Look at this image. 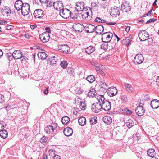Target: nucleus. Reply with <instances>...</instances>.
I'll use <instances>...</instances> for the list:
<instances>
[{
    "mask_svg": "<svg viewBox=\"0 0 159 159\" xmlns=\"http://www.w3.org/2000/svg\"><path fill=\"white\" fill-rule=\"evenodd\" d=\"M8 133L5 130H2L0 131V136L1 138L5 139L7 136Z\"/></svg>",
    "mask_w": 159,
    "mask_h": 159,
    "instance_id": "e433bc0d",
    "label": "nucleus"
},
{
    "mask_svg": "<svg viewBox=\"0 0 159 159\" xmlns=\"http://www.w3.org/2000/svg\"><path fill=\"white\" fill-rule=\"evenodd\" d=\"M53 7L55 9L57 10L60 11L63 8V6L62 2L61 1H57L53 3Z\"/></svg>",
    "mask_w": 159,
    "mask_h": 159,
    "instance_id": "dca6fc26",
    "label": "nucleus"
},
{
    "mask_svg": "<svg viewBox=\"0 0 159 159\" xmlns=\"http://www.w3.org/2000/svg\"><path fill=\"white\" fill-rule=\"evenodd\" d=\"M23 5L24 3L21 1L17 0L15 2L14 7L16 10L19 11L21 9L22 7H23Z\"/></svg>",
    "mask_w": 159,
    "mask_h": 159,
    "instance_id": "a211bd4d",
    "label": "nucleus"
},
{
    "mask_svg": "<svg viewBox=\"0 0 159 159\" xmlns=\"http://www.w3.org/2000/svg\"><path fill=\"white\" fill-rule=\"evenodd\" d=\"M92 64V65H94L96 67V69H102L104 68L103 66L101 65L98 63L93 62V63Z\"/></svg>",
    "mask_w": 159,
    "mask_h": 159,
    "instance_id": "79ce46f5",
    "label": "nucleus"
},
{
    "mask_svg": "<svg viewBox=\"0 0 159 159\" xmlns=\"http://www.w3.org/2000/svg\"><path fill=\"white\" fill-rule=\"evenodd\" d=\"M0 25H6L7 23V22L4 20H0Z\"/></svg>",
    "mask_w": 159,
    "mask_h": 159,
    "instance_id": "bf43d9fd",
    "label": "nucleus"
},
{
    "mask_svg": "<svg viewBox=\"0 0 159 159\" xmlns=\"http://www.w3.org/2000/svg\"><path fill=\"white\" fill-rule=\"evenodd\" d=\"M52 159H61V157L58 155H55L53 157Z\"/></svg>",
    "mask_w": 159,
    "mask_h": 159,
    "instance_id": "13d9d810",
    "label": "nucleus"
},
{
    "mask_svg": "<svg viewBox=\"0 0 159 159\" xmlns=\"http://www.w3.org/2000/svg\"><path fill=\"white\" fill-rule=\"evenodd\" d=\"M13 58L15 59H18L22 58V61H26L28 59L22 55V52L20 50H15L12 54Z\"/></svg>",
    "mask_w": 159,
    "mask_h": 159,
    "instance_id": "f257e3e1",
    "label": "nucleus"
},
{
    "mask_svg": "<svg viewBox=\"0 0 159 159\" xmlns=\"http://www.w3.org/2000/svg\"><path fill=\"white\" fill-rule=\"evenodd\" d=\"M100 85L101 87L105 89H107V85L105 82H103V81L100 82Z\"/></svg>",
    "mask_w": 159,
    "mask_h": 159,
    "instance_id": "8fccbe9b",
    "label": "nucleus"
},
{
    "mask_svg": "<svg viewBox=\"0 0 159 159\" xmlns=\"http://www.w3.org/2000/svg\"><path fill=\"white\" fill-rule=\"evenodd\" d=\"M47 138L44 136H43L40 139V141L41 143H46L47 140Z\"/></svg>",
    "mask_w": 159,
    "mask_h": 159,
    "instance_id": "3c124183",
    "label": "nucleus"
},
{
    "mask_svg": "<svg viewBox=\"0 0 159 159\" xmlns=\"http://www.w3.org/2000/svg\"><path fill=\"white\" fill-rule=\"evenodd\" d=\"M54 129L52 126L49 125L45 127L44 129V131L48 134H53L54 133Z\"/></svg>",
    "mask_w": 159,
    "mask_h": 159,
    "instance_id": "5701e85b",
    "label": "nucleus"
},
{
    "mask_svg": "<svg viewBox=\"0 0 159 159\" xmlns=\"http://www.w3.org/2000/svg\"><path fill=\"white\" fill-rule=\"evenodd\" d=\"M50 38V35L48 33L46 32H44L39 35V39L43 43H45L48 42Z\"/></svg>",
    "mask_w": 159,
    "mask_h": 159,
    "instance_id": "1a4fd4ad",
    "label": "nucleus"
},
{
    "mask_svg": "<svg viewBox=\"0 0 159 159\" xmlns=\"http://www.w3.org/2000/svg\"><path fill=\"white\" fill-rule=\"evenodd\" d=\"M89 121L91 124H96L97 122V117H93Z\"/></svg>",
    "mask_w": 159,
    "mask_h": 159,
    "instance_id": "a18cd8bd",
    "label": "nucleus"
},
{
    "mask_svg": "<svg viewBox=\"0 0 159 159\" xmlns=\"http://www.w3.org/2000/svg\"><path fill=\"white\" fill-rule=\"evenodd\" d=\"M156 82L157 85L159 86V76L157 79Z\"/></svg>",
    "mask_w": 159,
    "mask_h": 159,
    "instance_id": "774afa93",
    "label": "nucleus"
},
{
    "mask_svg": "<svg viewBox=\"0 0 159 159\" xmlns=\"http://www.w3.org/2000/svg\"><path fill=\"white\" fill-rule=\"evenodd\" d=\"M95 97L100 103H102L105 101L104 97L102 95H97Z\"/></svg>",
    "mask_w": 159,
    "mask_h": 159,
    "instance_id": "c9c22d12",
    "label": "nucleus"
},
{
    "mask_svg": "<svg viewBox=\"0 0 159 159\" xmlns=\"http://www.w3.org/2000/svg\"><path fill=\"white\" fill-rule=\"evenodd\" d=\"M94 21L95 22H98V23H106V21L103 20L100 17H96L94 20Z\"/></svg>",
    "mask_w": 159,
    "mask_h": 159,
    "instance_id": "c03bdc74",
    "label": "nucleus"
},
{
    "mask_svg": "<svg viewBox=\"0 0 159 159\" xmlns=\"http://www.w3.org/2000/svg\"><path fill=\"white\" fill-rule=\"evenodd\" d=\"M57 60V58L55 57H51L49 58L48 60V63L50 65H53L56 63Z\"/></svg>",
    "mask_w": 159,
    "mask_h": 159,
    "instance_id": "b1692460",
    "label": "nucleus"
},
{
    "mask_svg": "<svg viewBox=\"0 0 159 159\" xmlns=\"http://www.w3.org/2000/svg\"><path fill=\"white\" fill-rule=\"evenodd\" d=\"M131 39L129 37H127L122 41V43L126 45L127 46L131 44Z\"/></svg>",
    "mask_w": 159,
    "mask_h": 159,
    "instance_id": "7c9ffc66",
    "label": "nucleus"
},
{
    "mask_svg": "<svg viewBox=\"0 0 159 159\" xmlns=\"http://www.w3.org/2000/svg\"><path fill=\"white\" fill-rule=\"evenodd\" d=\"M87 27L88 28L89 30H88V32L90 33L95 32V27L91 24H89L88 25Z\"/></svg>",
    "mask_w": 159,
    "mask_h": 159,
    "instance_id": "ea45409f",
    "label": "nucleus"
},
{
    "mask_svg": "<svg viewBox=\"0 0 159 159\" xmlns=\"http://www.w3.org/2000/svg\"><path fill=\"white\" fill-rule=\"evenodd\" d=\"M102 109L101 104L98 102L93 104L91 107L92 111L95 113H98Z\"/></svg>",
    "mask_w": 159,
    "mask_h": 159,
    "instance_id": "0eeeda50",
    "label": "nucleus"
},
{
    "mask_svg": "<svg viewBox=\"0 0 159 159\" xmlns=\"http://www.w3.org/2000/svg\"><path fill=\"white\" fill-rule=\"evenodd\" d=\"M97 93L95 92V90L94 89H91L88 93V96L89 97H95Z\"/></svg>",
    "mask_w": 159,
    "mask_h": 159,
    "instance_id": "4c0bfd02",
    "label": "nucleus"
},
{
    "mask_svg": "<svg viewBox=\"0 0 159 159\" xmlns=\"http://www.w3.org/2000/svg\"><path fill=\"white\" fill-rule=\"evenodd\" d=\"M77 10L74 11V13L70 14V17L75 20H77L80 17V13Z\"/></svg>",
    "mask_w": 159,
    "mask_h": 159,
    "instance_id": "c756f323",
    "label": "nucleus"
},
{
    "mask_svg": "<svg viewBox=\"0 0 159 159\" xmlns=\"http://www.w3.org/2000/svg\"><path fill=\"white\" fill-rule=\"evenodd\" d=\"M107 92L108 95L111 97L114 96L117 93V89L114 87L108 88Z\"/></svg>",
    "mask_w": 159,
    "mask_h": 159,
    "instance_id": "ddd939ff",
    "label": "nucleus"
},
{
    "mask_svg": "<svg viewBox=\"0 0 159 159\" xmlns=\"http://www.w3.org/2000/svg\"><path fill=\"white\" fill-rule=\"evenodd\" d=\"M45 30H46V31L48 32L47 33L49 34V33H50L51 30L50 28L48 27H46L45 28Z\"/></svg>",
    "mask_w": 159,
    "mask_h": 159,
    "instance_id": "680f3d73",
    "label": "nucleus"
},
{
    "mask_svg": "<svg viewBox=\"0 0 159 159\" xmlns=\"http://www.w3.org/2000/svg\"><path fill=\"white\" fill-rule=\"evenodd\" d=\"M84 2H78L76 3L75 7V9L78 11H86L87 10V8H89V7H84Z\"/></svg>",
    "mask_w": 159,
    "mask_h": 159,
    "instance_id": "7ed1b4c3",
    "label": "nucleus"
},
{
    "mask_svg": "<svg viewBox=\"0 0 159 159\" xmlns=\"http://www.w3.org/2000/svg\"><path fill=\"white\" fill-rule=\"evenodd\" d=\"M11 11L8 8L5 7L2 8L1 12L4 16H8L10 14Z\"/></svg>",
    "mask_w": 159,
    "mask_h": 159,
    "instance_id": "393cba45",
    "label": "nucleus"
},
{
    "mask_svg": "<svg viewBox=\"0 0 159 159\" xmlns=\"http://www.w3.org/2000/svg\"><path fill=\"white\" fill-rule=\"evenodd\" d=\"M120 12V8L117 7H114L111 8L110 14L113 17H115L119 15Z\"/></svg>",
    "mask_w": 159,
    "mask_h": 159,
    "instance_id": "4468645a",
    "label": "nucleus"
},
{
    "mask_svg": "<svg viewBox=\"0 0 159 159\" xmlns=\"http://www.w3.org/2000/svg\"><path fill=\"white\" fill-rule=\"evenodd\" d=\"M7 57L9 61H11L12 60L13 58L12 54H10V55H8Z\"/></svg>",
    "mask_w": 159,
    "mask_h": 159,
    "instance_id": "4d7b16f0",
    "label": "nucleus"
},
{
    "mask_svg": "<svg viewBox=\"0 0 159 159\" xmlns=\"http://www.w3.org/2000/svg\"><path fill=\"white\" fill-rule=\"evenodd\" d=\"M135 111L138 115L141 116L144 114L145 110L142 106H139L137 107L135 110Z\"/></svg>",
    "mask_w": 159,
    "mask_h": 159,
    "instance_id": "f3484780",
    "label": "nucleus"
},
{
    "mask_svg": "<svg viewBox=\"0 0 159 159\" xmlns=\"http://www.w3.org/2000/svg\"><path fill=\"white\" fill-rule=\"evenodd\" d=\"M71 11L66 8H63L60 11L59 14L64 19H67L70 16Z\"/></svg>",
    "mask_w": 159,
    "mask_h": 159,
    "instance_id": "20e7f679",
    "label": "nucleus"
},
{
    "mask_svg": "<svg viewBox=\"0 0 159 159\" xmlns=\"http://www.w3.org/2000/svg\"><path fill=\"white\" fill-rule=\"evenodd\" d=\"M131 9L129 3L127 1L122 2L121 6L122 11L125 12H128L130 11Z\"/></svg>",
    "mask_w": 159,
    "mask_h": 159,
    "instance_id": "39448f33",
    "label": "nucleus"
},
{
    "mask_svg": "<svg viewBox=\"0 0 159 159\" xmlns=\"http://www.w3.org/2000/svg\"><path fill=\"white\" fill-rule=\"evenodd\" d=\"M21 10L22 14L23 15L25 16L28 15L30 11L29 5L27 3H24V5L23 7H22Z\"/></svg>",
    "mask_w": 159,
    "mask_h": 159,
    "instance_id": "423d86ee",
    "label": "nucleus"
},
{
    "mask_svg": "<svg viewBox=\"0 0 159 159\" xmlns=\"http://www.w3.org/2000/svg\"><path fill=\"white\" fill-rule=\"evenodd\" d=\"M59 51L65 54L69 53L70 51V48L66 44L61 45L58 47Z\"/></svg>",
    "mask_w": 159,
    "mask_h": 159,
    "instance_id": "6e6552de",
    "label": "nucleus"
},
{
    "mask_svg": "<svg viewBox=\"0 0 159 159\" xmlns=\"http://www.w3.org/2000/svg\"><path fill=\"white\" fill-rule=\"evenodd\" d=\"M108 42L104 41L102 44L101 45V48L104 50H106L108 48L109 45Z\"/></svg>",
    "mask_w": 159,
    "mask_h": 159,
    "instance_id": "37998d69",
    "label": "nucleus"
},
{
    "mask_svg": "<svg viewBox=\"0 0 159 159\" xmlns=\"http://www.w3.org/2000/svg\"><path fill=\"white\" fill-rule=\"evenodd\" d=\"M86 118L84 117H80L78 120L79 124L81 126H84L86 124Z\"/></svg>",
    "mask_w": 159,
    "mask_h": 159,
    "instance_id": "473e14b6",
    "label": "nucleus"
},
{
    "mask_svg": "<svg viewBox=\"0 0 159 159\" xmlns=\"http://www.w3.org/2000/svg\"><path fill=\"white\" fill-rule=\"evenodd\" d=\"M95 50V47L93 46H90L85 48L86 52L88 54L93 53Z\"/></svg>",
    "mask_w": 159,
    "mask_h": 159,
    "instance_id": "bb28decb",
    "label": "nucleus"
},
{
    "mask_svg": "<svg viewBox=\"0 0 159 159\" xmlns=\"http://www.w3.org/2000/svg\"><path fill=\"white\" fill-rule=\"evenodd\" d=\"M102 108L105 111H109L111 107V103L109 101L105 100L101 104Z\"/></svg>",
    "mask_w": 159,
    "mask_h": 159,
    "instance_id": "f8f14e48",
    "label": "nucleus"
},
{
    "mask_svg": "<svg viewBox=\"0 0 159 159\" xmlns=\"http://www.w3.org/2000/svg\"><path fill=\"white\" fill-rule=\"evenodd\" d=\"M46 3L47 4V7H50L51 6H53V3L52 2H48V0L47 1V2H46Z\"/></svg>",
    "mask_w": 159,
    "mask_h": 159,
    "instance_id": "6e6d98bb",
    "label": "nucleus"
},
{
    "mask_svg": "<svg viewBox=\"0 0 159 159\" xmlns=\"http://www.w3.org/2000/svg\"><path fill=\"white\" fill-rule=\"evenodd\" d=\"M126 112L127 114H131L132 113V111L130 110L127 109Z\"/></svg>",
    "mask_w": 159,
    "mask_h": 159,
    "instance_id": "e2e57ef3",
    "label": "nucleus"
},
{
    "mask_svg": "<svg viewBox=\"0 0 159 159\" xmlns=\"http://www.w3.org/2000/svg\"><path fill=\"white\" fill-rule=\"evenodd\" d=\"M125 86L127 91L129 93H131L133 92V89L131 85L125 83Z\"/></svg>",
    "mask_w": 159,
    "mask_h": 159,
    "instance_id": "f704fd0d",
    "label": "nucleus"
},
{
    "mask_svg": "<svg viewBox=\"0 0 159 159\" xmlns=\"http://www.w3.org/2000/svg\"><path fill=\"white\" fill-rule=\"evenodd\" d=\"M37 55L39 58L43 60L45 59L47 57V55L43 52H39Z\"/></svg>",
    "mask_w": 159,
    "mask_h": 159,
    "instance_id": "2f4dec72",
    "label": "nucleus"
},
{
    "mask_svg": "<svg viewBox=\"0 0 159 159\" xmlns=\"http://www.w3.org/2000/svg\"><path fill=\"white\" fill-rule=\"evenodd\" d=\"M82 18L86 20H90L92 18V16L89 15V13L88 12H84L82 15Z\"/></svg>",
    "mask_w": 159,
    "mask_h": 159,
    "instance_id": "cd10ccee",
    "label": "nucleus"
},
{
    "mask_svg": "<svg viewBox=\"0 0 159 159\" xmlns=\"http://www.w3.org/2000/svg\"><path fill=\"white\" fill-rule=\"evenodd\" d=\"M152 12V10H150L149 11L148 13H146L145 14V16H148L149 15H150Z\"/></svg>",
    "mask_w": 159,
    "mask_h": 159,
    "instance_id": "338daca9",
    "label": "nucleus"
},
{
    "mask_svg": "<svg viewBox=\"0 0 159 159\" xmlns=\"http://www.w3.org/2000/svg\"><path fill=\"white\" fill-rule=\"evenodd\" d=\"M138 36L140 40L141 41L148 40L149 37V34L145 30L140 31L139 33Z\"/></svg>",
    "mask_w": 159,
    "mask_h": 159,
    "instance_id": "f03ea898",
    "label": "nucleus"
},
{
    "mask_svg": "<svg viewBox=\"0 0 159 159\" xmlns=\"http://www.w3.org/2000/svg\"><path fill=\"white\" fill-rule=\"evenodd\" d=\"M86 80L89 83H92L95 80V78L93 75H90L87 76Z\"/></svg>",
    "mask_w": 159,
    "mask_h": 159,
    "instance_id": "a19ab883",
    "label": "nucleus"
},
{
    "mask_svg": "<svg viewBox=\"0 0 159 159\" xmlns=\"http://www.w3.org/2000/svg\"><path fill=\"white\" fill-rule=\"evenodd\" d=\"M157 19H150L149 20H148L146 22V24H149L152 22H154L155 21H157Z\"/></svg>",
    "mask_w": 159,
    "mask_h": 159,
    "instance_id": "864d4df0",
    "label": "nucleus"
},
{
    "mask_svg": "<svg viewBox=\"0 0 159 159\" xmlns=\"http://www.w3.org/2000/svg\"><path fill=\"white\" fill-rule=\"evenodd\" d=\"M102 120L103 122L107 125L110 124L112 122L111 118L109 116H104L103 117Z\"/></svg>",
    "mask_w": 159,
    "mask_h": 159,
    "instance_id": "a878e982",
    "label": "nucleus"
},
{
    "mask_svg": "<svg viewBox=\"0 0 159 159\" xmlns=\"http://www.w3.org/2000/svg\"><path fill=\"white\" fill-rule=\"evenodd\" d=\"M116 22H110L107 23V25H114L116 24Z\"/></svg>",
    "mask_w": 159,
    "mask_h": 159,
    "instance_id": "0e129e2a",
    "label": "nucleus"
},
{
    "mask_svg": "<svg viewBox=\"0 0 159 159\" xmlns=\"http://www.w3.org/2000/svg\"><path fill=\"white\" fill-rule=\"evenodd\" d=\"M73 30L76 32L80 33L84 30V27L83 24L79 23H75L73 26Z\"/></svg>",
    "mask_w": 159,
    "mask_h": 159,
    "instance_id": "9d476101",
    "label": "nucleus"
},
{
    "mask_svg": "<svg viewBox=\"0 0 159 159\" xmlns=\"http://www.w3.org/2000/svg\"><path fill=\"white\" fill-rule=\"evenodd\" d=\"M121 99L123 102H126L127 100V97L126 95H123L122 93V95L121 96Z\"/></svg>",
    "mask_w": 159,
    "mask_h": 159,
    "instance_id": "49530a36",
    "label": "nucleus"
},
{
    "mask_svg": "<svg viewBox=\"0 0 159 159\" xmlns=\"http://www.w3.org/2000/svg\"><path fill=\"white\" fill-rule=\"evenodd\" d=\"M151 106L153 109H157L159 107V101L157 99L151 101Z\"/></svg>",
    "mask_w": 159,
    "mask_h": 159,
    "instance_id": "4be33fe9",
    "label": "nucleus"
},
{
    "mask_svg": "<svg viewBox=\"0 0 159 159\" xmlns=\"http://www.w3.org/2000/svg\"><path fill=\"white\" fill-rule=\"evenodd\" d=\"M48 87L46 88L45 89V90H44V93L45 94H46L48 93Z\"/></svg>",
    "mask_w": 159,
    "mask_h": 159,
    "instance_id": "052dcab7",
    "label": "nucleus"
},
{
    "mask_svg": "<svg viewBox=\"0 0 159 159\" xmlns=\"http://www.w3.org/2000/svg\"><path fill=\"white\" fill-rule=\"evenodd\" d=\"M143 60V55L141 54H138L135 57L133 61L135 64H139L142 63Z\"/></svg>",
    "mask_w": 159,
    "mask_h": 159,
    "instance_id": "9b49d317",
    "label": "nucleus"
},
{
    "mask_svg": "<svg viewBox=\"0 0 159 159\" xmlns=\"http://www.w3.org/2000/svg\"><path fill=\"white\" fill-rule=\"evenodd\" d=\"M125 124L129 128H131L134 125L133 120L131 119H129L126 122Z\"/></svg>",
    "mask_w": 159,
    "mask_h": 159,
    "instance_id": "72a5a7b5",
    "label": "nucleus"
},
{
    "mask_svg": "<svg viewBox=\"0 0 159 159\" xmlns=\"http://www.w3.org/2000/svg\"><path fill=\"white\" fill-rule=\"evenodd\" d=\"M130 28V26H127L125 28V30L128 32L129 31Z\"/></svg>",
    "mask_w": 159,
    "mask_h": 159,
    "instance_id": "69168bd1",
    "label": "nucleus"
},
{
    "mask_svg": "<svg viewBox=\"0 0 159 159\" xmlns=\"http://www.w3.org/2000/svg\"><path fill=\"white\" fill-rule=\"evenodd\" d=\"M60 65L63 68H65L67 65V61H61Z\"/></svg>",
    "mask_w": 159,
    "mask_h": 159,
    "instance_id": "de8ad7c7",
    "label": "nucleus"
},
{
    "mask_svg": "<svg viewBox=\"0 0 159 159\" xmlns=\"http://www.w3.org/2000/svg\"><path fill=\"white\" fill-rule=\"evenodd\" d=\"M103 69H96V71L97 72L100 74L104 76L105 75V73L102 71L101 70H103Z\"/></svg>",
    "mask_w": 159,
    "mask_h": 159,
    "instance_id": "603ef678",
    "label": "nucleus"
},
{
    "mask_svg": "<svg viewBox=\"0 0 159 159\" xmlns=\"http://www.w3.org/2000/svg\"><path fill=\"white\" fill-rule=\"evenodd\" d=\"M63 132L65 136H70L72 135L73 131L71 128L70 127H67L64 129Z\"/></svg>",
    "mask_w": 159,
    "mask_h": 159,
    "instance_id": "6ab92c4d",
    "label": "nucleus"
},
{
    "mask_svg": "<svg viewBox=\"0 0 159 159\" xmlns=\"http://www.w3.org/2000/svg\"><path fill=\"white\" fill-rule=\"evenodd\" d=\"M33 14L35 17L39 18H42L44 15V11L40 9L35 10Z\"/></svg>",
    "mask_w": 159,
    "mask_h": 159,
    "instance_id": "2eb2a0df",
    "label": "nucleus"
},
{
    "mask_svg": "<svg viewBox=\"0 0 159 159\" xmlns=\"http://www.w3.org/2000/svg\"><path fill=\"white\" fill-rule=\"evenodd\" d=\"M80 108L82 110H84L85 109V107H86V105L85 103V102H82L81 103H80Z\"/></svg>",
    "mask_w": 159,
    "mask_h": 159,
    "instance_id": "09e8293b",
    "label": "nucleus"
},
{
    "mask_svg": "<svg viewBox=\"0 0 159 159\" xmlns=\"http://www.w3.org/2000/svg\"><path fill=\"white\" fill-rule=\"evenodd\" d=\"M104 31V27L102 25H99L95 27V32L98 34L102 33Z\"/></svg>",
    "mask_w": 159,
    "mask_h": 159,
    "instance_id": "aec40b11",
    "label": "nucleus"
},
{
    "mask_svg": "<svg viewBox=\"0 0 159 159\" xmlns=\"http://www.w3.org/2000/svg\"><path fill=\"white\" fill-rule=\"evenodd\" d=\"M4 101V97L2 95L0 94V103L3 102Z\"/></svg>",
    "mask_w": 159,
    "mask_h": 159,
    "instance_id": "5fc2aeb1",
    "label": "nucleus"
},
{
    "mask_svg": "<svg viewBox=\"0 0 159 159\" xmlns=\"http://www.w3.org/2000/svg\"><path fill=\"white\" fill-rule=\"evenodd\" d=\"M70 120V118L67 116H65L62 117L61 119V121L63 124L66 125L67 124Z\"/></svg>",
    "mask_w": 159,
    "mask_h": 159,
    "instance_id": "58836bf2",
    "label": "nucleus"
},
{
    "mask_svg": "<svg viewBox=\"0 0 159 159\" xmlns=\"http://www.w3.org/2000/svg\"><path fill=\"white\" fill-rule=\"evenodd\" d=\"M147 152V155L152 158L154 157L156 154L155 150L153 148H151L148 149Z\"/></svg>",
    "mask_w": 159,
    "mask_h": 159,
    "instance_id": "c85d7f7f",
    "label": "nucleus"
},
{
    "mask_svg": "<svg viewBox=\"0 0 159 159\" xmlns=\"http://www.w3.org/2000/svg\"><path fill=\"white\" fill-rule=\"evenodd\" d=\"M112 36V34L111 33H110V34H108L107 33H105L102 35V39L103 37H105L106 40V41L110 43V41H111L112 38L111 36Z\"/></svg>",
    "mask_w": 159,
    "mask_h": 159,
    "instance_id": "412c9836",
    "label": "nucleus"
}]
</instances>
